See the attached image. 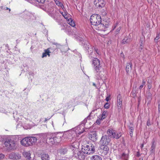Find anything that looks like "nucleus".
<instances>
[{
  "mask_svg": "<svg viewBox=\"0 0 160 160\" xmlns=\"http://www.w3.org/2000/svg\"><path fill=\"white\" fill-rule=\"evenodd\" d=\"M94 152V145L91 143H87L82 145V151L75 150L73 151V155L77 158L83 160L86 157L85 154H90Z\"/></svg>",
  "mask_w": 160,
  "mask_h": 160,
  "instance_id": "nucleus-1",
  "label": "nucleus"
},
{
  "mask_svg": "<svg viewBox=\"0 0 160 160\" xmlns=\"http://www.w3.org/2000/svg\"><path fill=\"white\" fill-rule=\"evenodd\" d=\"M92 63L96 75L98 78H101V75L100 73L101 72L102 68L100 66V61L97 58H94Z\"/></svg>",
  "mask_w": 160,
  "mask_h": 160,
  "instance_id": "nucleus-2",
  "label": "nucleus"
},
{
  "mask_svg": "<svg viewBox=\"0 0 160 160\" xmlns=\"http://www.w3.org/2000/svg\"><path fill=\"white\" fill-rule=\"evenodd\" d=\"M61 136L58 134L49 133L47 136V141L52 144L59 143L61 140Z\"/></svg>",
  "mask_w": 160,
  "mask_h": 160,
  "instance_id": "nucleus-3",
  "label": "nucleus"
},
{
  "mask_svg": "<svg viewBox=\"0 0 160 160\" xmlns=\"http://www.w3.org/2000/svg\"><path fill=\"white\" fill-rule=\"evenodd\" d=\"M37 141V138L35 137H27L22 139L21 141L22 145L26 147L31 146L34 144Z\"/></svg>",
  "mask_w": 160,
  "mask_h": 160,
  "instance_id": "nucleus-4",
  "label": "nucleus"
},
{
  "mask_svg": "<svg viewBox=\"0 0 160 160\" xmlns=\"http://www.w3.org/2000/svg\"><path fill=\"white\" fill-rule=\"evenodd\" d=\"M90 20L92 25L98 26L100 24L102 20L100 15L95 14L91 16Z\"/></svg>",
  "mask_w": 160,
  "mask_h": 160,
  "instance_id": "nucleus-5",
  "label": "nucleus"
},
{
  "mask_svg": "<svg viewBox=\"0 0 160 160\" xmlns=\"http://www.w3.org/2000/svg\"><path fill=\"white\" fill-rule=\"evenodd\" d=\"M75 138L73 137L72 138H68V140L69 142H73L70 145L68 146V149H71L72 150H78V149L79 146V142L75 141Z\"/></svg>",
  "mask_w": 160,
  "mask_h": 160,
  "instance_id": "nucleus-6",
  "label": "nucleus"
},
{
  "mask_svg": "<svg viewBox=\"0 0 160 160\" xmlns=\"http://www.w3.org/2000/svg\"><path fill=\"white\" fill-rule=\"evenodd\" d=\"M4 145L9 150H14L16 149L15 142L12 139H7L4 142Z\"/></svg>",
  "mask_w": 160,
  "mask_h": 160,
  "instance_id": "nucleus-7",
  "label": "nucleus"
},
{
  "mask_svg": "<svg viewBox=\"0 0 160 160\" xmlns=\"http://www.w3.org/2000/svg\"><path fill=\"white\" fill-rule=\"evenodd\" d=\"M111 139L109 136L104 135L102 137L100 143L101 145L107 146L110 142Z\"/></svg>",
  "mask_w": 160,
  "mask_h": 160,
  "instance_id": "nucleus-8",
  "label": "nucleus"
},
{
  "mask_svg": "<svg viewBox=\"0 0 160 160\" xmlns=\"http://www.w3.org/2000/svg\"><path fill=\"white\" fill-rule=\"evenodd\" d=\"M98 151L102 155H105L108 152L109 149L107 146L101 145L100 147L99 148ZM98 152L99 153V152Z\"/></svg>",
  "mask_w": 160,
  "mask_h": 160,
  "instance_id": "nucleus-9",
  "label": "nucleus"
},
{
  "mask_svg": "<svg viewBox=\"0 0 160 160\" xmlns=\"http://www.w3.org/2000/svg\"><path fill=\"white\" fill-rule=\"evenodd\" d=\"M8 157L9 158L13 160H17L20 159L21 156V154L18 153L12 152L8 154Z\"/></svg>",
  "mask_w": 160,
  "mask_h": 160,
  "instance_id": "nucleus-10",
  "label": "nucleus"
},
{
  "mask_svg": "<svg viewBox=\"0 0 160 160\" xmlns=\"http://www.w3.org/2000/svg\"><path fill=\"white\" fill-rule=\"evenodd\" d=\"M84 128V126L83 125L80 124L77 127L75 131L76 133L79 134L82 133L85 131Z\"/></svg>",
  "mask_w": 160,
  "mask_h": 160,
  "instance_id": "nucleus-11",
  "label": "nucleus"
},
{
  "mask_svg": "<svg viewBox=\"0 0 160 160\" xmlns=\"http://www.w3.org/2000/svg\"><path fill=\"white\" fill-rule=\"evenodd\" d=\"M132 68V64L131 62L127 63L126 67V70L127 74L131 73Z\"/></svg>",
  "mask_w": 160,
  "mask_h": 160,
  "instance_id": "nucleus-12",
  "label": "nucleus"
},
{
  "mask_svg": "<svg viewBox=\"0 0 160 160\" xmlns=\"http://www.w3.org/2000/svg\"><path fill=\"white\" fill-rule=\"evenodd\" d=\"M107 133L109 137H111L113 138H115L116 133L115 132L114 130L112 129H108L107 131Z\"/></svg>",
  "mask_w": 160,
  "mask_h": 160,
  "instance_id": "nucleus-13",
  "label": "nucleus"
},
{
  "mask_svg": "<svg viewBox=\"0 0 160 160\" xmlns=\"http://www.w3.org/2000/svg\"><path fill=\"white\" fill-rule=\"evenodd\" d=\"M97 135L96 132H92L89 134V138L93 141L96 140L97 139Z\"/></svg>",
  "mask_w": 160,
  "mask_h": 160,
  "instance_id": "nucleus-14",
  "label": "nucleus"
},
{
  "mask_svg": "<svg viewBox=\"0 0 160 160\" xmlns=\"http://www.w3.org/2000/svg\"><path fill=\"white\" fill-rule=\"evenodd\" d=\"M156 143L155 142L154 139L152 142V146L150 148V152L151 154L155 152V149L156 148Z\"/></svg>",
  "mask_w": 160,
  "mask_h": 160,
  "instance_id": "nucleus-15",
  "label": "nucleus"
},
{
  "mask_svg": "<svg viewBox=\"0 0 160 160\" xmlns=\"http://www.w3.org/2000/svg\"><path fill=\"white\" fill-rule=\"evenodd\" d=\"M118 105V107H121L122 105V99L120 94H119L117 97Z\"/></svg>",
  "mask_w": 160,
  "mask_h": 160,
  "instance_id": "nucleus-16",
  "label": "nucleus"
},
{
  "mask_svg": "<svg viewBox=\"0 0 160 160\" xmlns=\"http://www.w3.org/2000/svg\"><path fill=\"white\" fill-rule=\"evenodd\" d=\"M90 159V160H102L101 157L97 155L92 156Z\"/></svg>",
  "mask_w": 160,
  "mask_h": 160,
  "instance_id": "nucleus-17",
  "label": "nucleus"
},
{
  "mask_svg": "<svg viewBox=\"0 0 160 160\" xmlns=\"http://www.w3.org/2000/svg\"><path fill=\"white\" fill-rule=\"evenodd\" d=\"M88 52L89 53L90 52V55L89 57L90 58H93L94 57L96 56V53L95 52H93L92 51V48H88Z\"/></svg>",
  "mask_w": 160,
  "mask_h": 160,
  "instance_id": "nucleus-18",
  "label": "nucleus"
},
{
  "mask_svg": "<svg viewBox=\"0 0 160 160\" xmlns=\"http://www.w3.org/2000/svg\"><path fill=\"white\" fill-rule=\"evenodd\" d=\"M68 151V149L65 147H62L60 148L59 150V152L62 154H65Z\"/></svg>",
  "mask_w": 160,
  "mask_h": 160,
  "instance_id": "nucleus-19",
  "label": "nucleus"
},
{
  "mask_svg": "<svg viewBox=\"0 0 160 160\" xmlns=\"http://www.w3.org/2000/svg\"><path fill=\"white\" fill-rule=\"evenodd\" d=\"M105 2L103 0H100V2L98 4L97 6V7L99 8H102L105 6Z\"/></svg>",
  "mask_w": 160,
  "mask_h": 160,
  "instance_id": "nucleus-20",
  "label": "nucleus"
},
{
  "mask_svg": "<svg viewBox=\"0 0 160 160\" xmlns=\"http://www.w3.org/2000/svg\"><path fill=\"white\" fill-rule=\"evenodd\" d=\"M50 52L49 50V48H48L47 49H45L44 50V52L42 53V58H43L46 57L47 55H48L49 56H50L49 53H50Z\"/></svg>",
  "mask_w": 160,
  "mask_h": 160,
  "instance_id": "nucleus-21",
  "label": "nucleus"
},
{
  "mask_svg": "<svg viewBox=\"0 0 160 160\" xmlns=\"http://www.w3.org/2000/svg\"><path fill=\"white\" fill-rule=\"evenodd\" d=\"M131 41V39L128 37H125L122 40V43L123 44L128 43Z\"/></svg>",
  "mask_w": 160,
  "mask_h": 160,
  "instance_id": "nucleus-22",
  "label": "nucleus"
},
{
  "mask_svg": "<svg viewBox=\"0 0 160 160\" xmlns=\"http://www.w3.org/2000/svg\"><path fill=\"white\" fill-rule=\"evenodd\" d=\"M42 160H49V156L48 154H43L41 156Z\"/></svg>",
  "mask_w": 160,
  "mask_h": 160,
  "instance_id": "nucleus-23",
  "label": "nucleus"
},
{
  "mask_svg": "<svg viewBox=\"0 0 160 160\" xmlns=\"http://www.w3.org/2000/svg\"><path fill=\"white\" fill-rule=\"evenodd\" d=\"M140 42L141 43L140 44V46L141 47V49H142V45L144 44L145 42V38L144 37L143 35L141 36L140 37Z\"/></svg>",
  "mask_w": 160,
  "mask_h": 160,
  "instance_id": "nucleus-24",
  "label": "nucleus"
},
{
  "mask_svg": "<svg viewBox=\"0 0 160 160\" xmlns=\"http://www.w3.org/2000/svg\"><path fill=\"white\" fill-rule=\"evenodd\" d=\"M23 156L26 159H31L30 154L28 152H24L23 153Z\"/></svg>",
  "mask_w": 160,
  "mask_h": 160,
  "instance_id": "nucleus-25",
  "label": "nucleus"
},
{
  "mask_svg": "<svg viewBox=\"0 0 160 160\" xmlns=\"http://www.w3.org/2000/svg\"><path fill=\"white\" fill-rule=\"evenodd\" d=\"M98 29L100 30H105V29L106 28H105V26H104V24L101 23L100 24L98 25Z\"/></svg>",
  "mask_w": 160,
  "mask_h": 160,
  "instance_id": "nucleus-26",
  "label": "nucleus"
},
{
  "mask_svg": "<svg viewBox=\"0 0 160 160\" xmlns=\"http://www.w3.org/2000/svg\"><path fill=\"white\" fill-rule=\"evenodd\" d=\"M54 0L56 5H58V6L61 7L62 8H63L64 7L63 4L59 1L58 0Z\"/></svg>",
  "mask_w": 160,
  "mask_h": 160,
  "instance_id": "nucleus-27",
  "label": "nucleus"
},
{
  "mask_svg": "<svg viewBox=\"0 0 160 160\" xmlns=\"http://www.w3.org/2000/svg\"><path fill=\"white\" fill-rule=\"evenodd\" d=\"M67 20L68 23L70 25L73 27L75 26L74 22L71 18H68Z\"/></svg>",
  "mask_w": 160,
  "mask_h": 160,
  "instance_id": "nucleus-28",
  "label": "nucleus"
},
{
  "mask_svg": "<svg viewBox=\"0 0 160 160\" xmlns=\"http://www.w3.org/2000/svg\"><path fill=\"white\" fill-rule=\"evenodd\" d=\"M60 13L62 14V15L63 16V17L66 19L68 20V15L66 12H61L60 11Z\"/></svg>",
  "mask_w": 160,
  "mask_h": 160,
  "instance_id": "nucleus-29",
  "label": "nucleus"
},
{
  "mask_svg": "<svg viewBox=\"0 0 160 160\" xmlns=\"http://www.w3.org/2000/svg\"><path fill=\"white\" fill-rule=\"evenodd\" d=\"M107 114V112L103 111L102 114V117L100 119V120H102L103 119H105Z\"/></svg>",
  "mask_w": 160,
  "mask_h": 160,
  "instance_id": "nucleus-30",
  "label": "nucleus"
},
{
  "mask_svg": "<svg viewBox=\"0 0 160 160\" xmlns=\"http://www.w3.org/2000/svg\"><path fill=\"white\" fill-rule=\"evenodd\" d=\"M152 82L151 81H149V80H148L147 82L148 87L149 90H150L152 88Z\"/></svg>",
  "mask_w": 160,
  "mask_h": 160,
  "instance_id": "nucleus-31",
  "label": "nucleus"
},
{
  "mask_svg": "<svg viewBox=\"0 0 160 160\" xmlns=\"http://www.w3.org/2000/svg\"><path fill=\"white\" fill-rule=\"evenodd\" d=\"M129 129L130 130V131L129 132V134L131 137H132L133 135V128L132 127H129Z\"/></svg>",
  "mask_w": 160,
  "mask_h": 160,
  "instance_id": "nucleus-32",
  "label": "nucleus"
},
{
  "mask_svg": "<svg viewBox=\"0 0 160 160\" xmlns=\"http://www.w3.org/2000/svg\"><path fill=\"white\" fill-rule=\"evenodd\" d=\"M146 84V82L144 80V79H143L142 80V83L141 85L139 86V89L141 90L142 89L143 87Z\"/></svg>",
  "mask_w": 160,
  "mask_h": 160,
  "instance_id": "nucleus-33",
  "label": "nucleus"
},
{
  "mask_svg": "<svg viewBox=\"0 0 160 160\" xmlns=\"http://www.w3.org/2000/svg\"><path fill=\"white\" fill-rule=\"evenodd\" d=\"M160 35L159 34H157V36L154 39V41L156 42H157L158 40L160 38Z\"/></svg>",
  "mask_w": 160,
  "mask_h": 160,
  "instance_id": "nucleus-34",
  "label": "nucleus"
},
{
  "mask_svg": "<svg viewBox=\"0 0 160 160\" xmlns=\"http://www.w3.org/2000/svg\"><path fill=\"white\" fill-rule=\"evenodd\" d=\"M122 136V134L121 133H119L116 134V135L115 136V138L118 139L119 138Z\"/></svg>",
  "mask_w": 160,
  "mask_h": 160,
  "instance_id": "nucleus-35",
  "label": "nucleus"
},
{
  "mask_svg": "<svg viewBox=\"0 0 160 160\" xmlns=\"http://www.w3.org/2000/svg\"><path fill=\"white\" fill-rule=\"evenodd\" d=\"M128 155L126 154L125 153H123L122 154V158L125 159H126L128 158Z\"/></svg>",
  "mask_w": 160,
  "mask_h": 160,
  "instance_id": "nucleus-36",
  "label": "nucleus"
},
{
  "mask_svg": "<svg viewBox=\"0 0 160 160\" xmlns=\"http://www.w3.org/2000/svg\"><path fill=\"white\" fill-rule=\"evenodd\" d=\"M48 134V133L42 134L41 135V136L44 139H45L46 138V140L47 141V136Z\"/></svg>",
  "mask_w": 160,
  "mask_h": 160,
  "instance_id": "nucleus-37",
  "label": "nucleus"
},
{
  "mask_svg": "<svg viewBox=\"0 0 160 160\" xmlns=\"http://www.w3.org/2000/svg\"><path fill=\"white\" fill-rule=\"evenodd\" d=\"M121 27H119L118 28V29H117V30L116 31L115 33L116 34H118L119 33L120 31L121 30Z\"/></svg>",
  "mask_w": 160,
  "mask_h": 160,
  "instance_id": "nucleus-38",
  "label": "nucleus"
},
{
  "mask_svg": "<svg viewBox=\"0 0 160 160\" xmlns=\"http://www.w3.org/2000/svg\"><path fill=\"white\" fill-rule=\"evenodd\" d=\"M109 104L108 102L106 103L104 105V108H105L108 109L109 108Z\"/></svg>",
  "mask_w": 160,
  "mask_h": 160,
  "instance_id": "nucleus-39",
  "label": "nucleus"
},
{
  "mask_svg": "<svg viewBox=\"0 0 160 160\" xmlns=\"http://www.w3.org/2000/svg\"><path fill=\"white\" fill-rule=\"evenodd\" d=\"M36 1H37L39 3H43L46 0H35Z\"/></svg>",
  "mask_w": 160,
  "mask_h": 160,
  "instance_id": "nucleus-40",
  "label": "nucleus"
},
{
  "mask_svg": "<svg viewBox=\"0 0 160 160\" xmlns=\"http://www.w3.org/2000/svg\"><path fill=\"white\" fill-rule=\"evenodd\" d=\"M87 122V118H86L83 121H82V122L81 124L83 125L84 126V124Z\"/></svg>",
  "mask_w": 160,
  "mask_h": 160,
  "instance_id": "nucleus-41",
  "label": "nucleus"
},
{
  "mask_svg": "<svg viewBox=\"0 0 160 160\" xmlns=\"http://www.w3.org/2000/svg\"><path fill=\"white\" fill-rule=\"evenodd\" d=\"M5 155L2 154H0V160H2L4 158Z\"/></svg>",
  "mask_w": 160,
  "mask_h": 160,
  "instance_id": "nucleus-42",
  "label": "nucleus"
},
{
  "mask_svg": "<svg viewBox=\"0 0 160 160\" xmlns=\"http://www.w3.org/2000/svg\"><path fill=\"white\" fill-rule=\"evenodd\" d=\"M103 24H104V26H105V28H108L109 25V23L108 22H104Z\"/></svg>",
  "mask_w": 160,
  "mask_h": 160,
  "instance_id": "nucleus-43",
  "label": "nucleus"
},
{
  "mask_svg": "<svg viewBox=\"0 0 160 160\" xmlns=\"http://www.w3.org/2000/svg\"><path fill=\"white\" fill-rule=\"evenodd\" d=\"M52 44L53 45H56L57 47L60 46V45L59 44L55 42H52Z\"/></svg>",
  "mask_w": 160,
  "mask_h": 160,
  "instance_id": "nucleus-44",
  "label": "nucleus"
},
{
  "mask_svg": "<svg viewBox=\"0 0 160 160\" xmlns=\"http://www.w3.org/2000/svg\"><path fill=\"white\" fill-rule=\"evenodd\" d=\"M147 124L148 126H149L151 125L149 119L148 121Z\"/></svg>",
  "mask_w": 160,
  "mask_h": 160,
  "instance_id": "nucleus-45",
  "label": "nucleus"
},
{
  "mask_svg": "<svg viewBox=\"0 0 160 160\" xmlns=\"http://www.w3.org/2000/svg\"><path fill=\"white\" fill-rule=\"evenodd\" d=\"M110 97L109 96L107 97L106 98V100L107 101H108L109 100Z\"/></svg>",
  "mask_w": 160,
  "mask_h": 160,
  "instance_id": "nucleus-46",
  "label": "nucleus"
},
{
  "mask_svg": "<svg viewBox=\"0 0 160 160\" xmlns=\"http://www.w3.org/2000/svg\"><path fill=\"white\" fill-rule=\"evenodd\" d=\"M95 51L98 54H99V52L98 51V50L97 49H95V48H94Z\"/></svg>",
  "mask_w": 160,
  "mask_h": 160,
  "instance_id": "nucleus-47",
  "label": "nucleus"
},
{
  "mask_svg": "<svg viewBox=\"0 0 160 160\" xmlns=\"http://www.w3.org/2000/svg\"><path fill=\"white\" fill-rule=\"evenodd\" d=\"M148 2L150 4H152V0H147Z\"/></svg>",
  "mask_w": 160,
  "mask_h": 160,
  "instance_id": "nucleus-48",
  "label": "nucleus"
},
{
  "mask_svg": "<svg viewBox=\"0 0 160 160\" xmlns=\"http://www.w3.org/2000/svg\"><path fill=\"white\" fill-rule=\"evenodd\" d=\"M96 122L98 124H99L100 123V120L98 119L97 120Z\"/></svg>",
  "mask_w": 160,
  "mask_h": 160,
  "instance_id": "nucleus-49",
  "label": "nucleus"
},
{
  "mask_svg": "<svg viewBox=\"0 0 160 160\" xmlns=\"http://www.w3.org/2000/svg\"><path fill=\"white\" fill-rule=\"evenodd\" d=\"M132 95L133 96H136V94L135 93H133V92H132Z\"/></svg>",
  "mask_w": 160,
  "mask_h": 160,
  "instance_id": "nucleus-50",
  "label": "nucleus"
},
{
  "mask_svg": "<svg viewBox=\"0 0 160 160\" xmlns=\"http://www.w3.org/2000/svg\"><path fill=\"white\" fill-rule=\"evenodd\" d=\"M143 146H144V144H143V143H142V144L141 145L140 147H141V148L142 149L143 148Z\"/></svg>",
  "mask_w": 160,
  "mask_h": 160,
  "instance_id": "nucleus-51",
  "label": "nucleus"
},
{
  "mask_svg": "<svg viewBox=\"0 0 160 160\" xmlns=\"http://www.w3.org/2000/svg\"><path fill=\"white\" fill-rule=\"evenodd\" d=\"M117 24H115L114 25V27L113 28V30H114L115 29V28L117 27Z\"/></svg>",
  "mask_w": 160,
  "mask_h": 160,
  "instance_id": "nucleus-52",
  "label": "nucleus"
},
{
  "mask_svg": "<svg viewBox=\"0 0 160 160\" xmlns=\"http://www.w3.org/2000/svg\"><path fill=\"white\" fill-rule=\"evenodd\" d=\"M158 109L159 111L160 110V104H159L158 105Z\"/></svg>",
  "mask_w": 160,
  "mask_h": 160,
  "instance_id": "nucleus-53",
  "label": "nucleus"
},
{
  "mask_svg": "<svg viewBox=\"0 0 160 160\" xmlns=\"http://www.w3.org/2000/svg\"><path fill=\"white\" fill-rule=\"evenodd\" d=\"M92 84H93V85L94 86H95V87H96V84H95V83L93 82L92 83Z\"/></svg>",
  "mask_w": 160,
  "mask_h": 160,
  "instance_id": "nucleus-54",
  "label": "nucleus"
},
{
  "mask_svg": "<svg viewBox=\"0 0 160 160\" xmlns=\"http://www.w3.org/2000/svg\"><path fill=\"white\" fill-rule=\"evenodd\" d=\"M48 120V119H47V118H45V121L46 122V121H47Z\"/></svg>",
  "mask_w": 160,
  "mask_h": 160,
  "instance_id": "nucleus-55",
  "label": "nucleus"
},
{
  "mask_svg": "<svg viewBox=\"0 0 160 160\" xmlns=\"http://www.w3.org/2000/svg\"><path fill=\"white\" fill-rule=\"evenodd\" d=\"M27 160H30V159H27Z\"/></svg>",
  "mask_w": 160,
  "mask_h": 160,
  "instance_id": "nucleus-56",
  "label": "nucleus"
},
{
  "mask_svg": "<svg viewBox=\"0 0 160 160\" xmlns=\"http://www.w3.org/2000/svg\"><path fill=\"white\" fill-rule=\"evenodd\" d=\"M8 9L9 10V11L10 12V9L9 8Z\"/></svg>",
  "mask_w": 160,
  "mask_h": 160,
  "instance_id": "nucleus-57",
  "label": "nucleus"
},
{
  "mask_svg": "<svg viewBox=\"0 0 160 160\" xmlns=\"http://www.w3.org/2000/svg\"><path fill=\"white\" fill-rule=\"evenodd\" d=\"M52 126H53V127H54V126H53V122H52Z\"/></svg>",
  "mask_w": 160,
  "mask_h": 160,
  "instance_id": "nucleus-58",
  "label": "nucleus"
},
{
  "mask_svg": "<svg viewBox=\"0 0 160 160\" xmlns=\"http://www.w3.org/2000/svg\"><path fill=\"white\" fill-rule=\"evenodd\" d=\"M9 8H7V9H8Z\"/></svg>",
  "mask_w": 160,
  "mask_h": 160,
  "instance_id": "nucleus-59",
  "label": "nucleus"
},
{
  "mask_svg": "<svg viewBox=\"0 0 160 160\" xmlns=\"http://www.w3.org/2000/svg\"><path fill=\"white\" fill-rule=\"evenodd\" d=\"M137 156H138V157H139V155H137Z\"/></svg>",
  "mask_w": 160,
  "mask_h": 160,
  "instance_id": "nucleus-60",
  "label": "nucleus"
}]
</instances>
